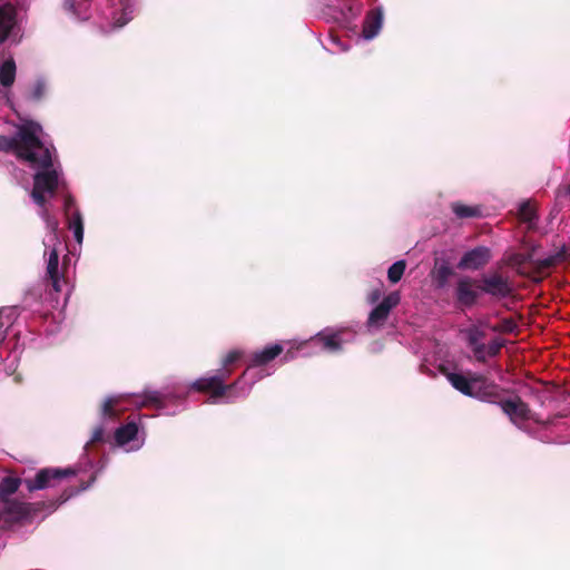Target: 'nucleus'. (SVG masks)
<instances>
[{
	"instance_id": "obj_1",
	"label": "nucleus",
	"mask_w": 570,
	"mask_h": 570,
	"mask_svg": "<svg viewBox=\"0 0 570 570\" xmlns=\"http://www.w3.org/2000/svg\"><path fill=\"white\" fill-rule=\"evenodd\" d=\"M41 127L28 121L18 127L13 137L0 135V151L13 153L18 159L27 161L32 167L51 165V153L38 136Z\"/></svg>"
},
{
	"instance_id": "obj_2",
	"label": "nucleus",
	"mask_w": 570,
	"mask_h": 570,
	"mask_svg": "<svg viewBox=\"0 0 570 570\" xmlns=\"http://www.w3.org/2000/svg\"><path fill=\"white\" fill-rule=\"evenodd\" d=\"M446 379L455 390L466 396L484 402H498L499 400L500 386L482 374L470 373L469 376H465L460 373H448Z\"/></svg>"
},
{
	"instance_id": "obj_3",
	"label": "nucleus",
	"mask_w": 570,
	"mask_h": 570,
	"mask_svg": "<svg viewBox=\"0 0 570 570\" xmlns=\"http://www.w3.org/2000/svg\"><path fill=\"white\" fill-rule=\"evenodd\" d=\"M76 471L71 468L58 469V468H46L37 472L35 478H28L23 480V484L27 487L29 492L42 490L48 487H53L55 481L61 480L75 475Z\"/></svg>"
},
{
	"instance_id": "obj_4",
	"label": "nucleus",
	"mask_w": 570,
	"mask_h": 570,
	"mask_svg": "<svg viewBox=\"0 0 570 570\" xmlns=\"http://www.w3.org/2000/svg\"><path fill=\"white\" fill-rule=\"evenodd\" d=\"M476 288L495 299L509 297L513 292L509 278L497 272L483 275L476 285Z\"/></svg>"
},
{
	"instance_id": "obj_5",
	"label": "nucleus",
	"mask_w": 570,
	"mask_h": 570,
	"mask_svg": "<svg viewBox=\"0 0 570 570\" xmlns=\"http://www.w3.org/2000/svg\"><path fill=\"white\" fill-rule=\"evenodd\" d=\"M494 403L500 405L502 412L509 416L514 425L519 426L520 422L533 420L531 409L520 396L502 400L500 395L498 402Z\"/></svg>"
},
{
	"instance_id": "obj_6",
	"label": "nucleus",
	"mask_w": 570,
	"mask_h": 570,
	"mask_svg": "<svg viewBox=\"0 0 570 570\" xmlns=\"http://www.w3.org/2000/svg\"><path fill=\"white\" fill-rule=\"evenodd\" d=\"M0 502L2 503V513L8 515V520L10 522L14 523L31 518L32 514H35L38 511V509L35 508V504L12 498Z\"/></svg>"
},
{
	"instance_id": "obj_7",
	"label": "nucleus",
	"mask_w": 570,
	"mask_h": 570,
	"mask_svg": "<svg viewBox=\"0 0 570 570\" xmlns=\"http://www.w3.org/2000/svg\"><path fill=\"white\" fill-rule=\"evenodd\" d=\"M237 385V381L229 385H222L219 381L215 380L212 375L197 379L191 384V389L199 393L208 394L212 399H219L226 396Z\"/></svg>"
},
{
	"instance_id": "obj_8",
	"label": "nucleus",
	"mask_w": 570,
	"mask_h": 570,
	"mask_svg": "<svg viewBox=\"0 0 570 570\" xmlns=\"http://www.w3.org/2000/svg\"><path fill=\"white\" fill-rule=\"evenodd\" d=\"M401 296L399 292H392L374 307L367 318L368 326H382L387 320L391 311L400 304Z\"/></svg>"
},
{
	"instance_id": "obj_9",
	"label": "nucleus",
	"mask_w": 570,
	"mask_h": 570,
	"mask_svg": "<svg viewBox=\"0 0 570 570\" xmlns=\"http://www.w3.org/2000/svg\"><path fill=\"white\" fill-rule=\"evenodd\" d=\"M344 334V331H323L317 333L314 337H312L304 344H309L312 346L320 347L321 350L327 351L330 353H336L342 350V345L345 342L343 338Z\"/></svg>"
},
{
	"instance_id": "obj_10",
	"label": "nucleus",
	"mask_w": 570,
	"mask_h": 570,
	"mask_svg": "<svg viewBox=\"0 0 570 570\" xmlns=\"http://www.w3.org/2000/svg\"><path fill=\"white\" fill-rule=\"evenodd\" d=\"M491 259V250L485 246H478L463 254L458 263L460 269L476 271L483 268Z\"/></svg>"
},
{
	"instance_id": "obj_11",
	"label": "nucleus",
	"mask_w": 570,
	"mask_h": 570,
	"mask_svg": "<svg viewBox=\"0 0 570 570\" xmlns=\"http://www.w3.org/2000/svg\"><path fill=\"white\" fill-rule=\"evenodd\" d=\"M478 284L479 282L469 276L461 277L455 288L458 303L465 307L473 306L479 299V291L474 288Z\"/></svg>"
},
{
	"instance_id": "obj_12",
	"label": "nucleus",
	"mask_w": 570,
	"mask_h": 570,
	"mask_svg": "<svg viewBox=\"0 0 570 570\" xmlns=\"http://www.w3.org/2000/svg\"><path fill=\"white\" fill-rule=\"evenodd\" d=\"M17 8L11 1L0 6V45L7 41L13 31L17 24Z\"/></svg>"
},
{
	"instance_id": "obj_13",
	"label": "nucleus",
	"mask_w": 570,
	"mask_h": 570,
	"mask_svg": "<svg viewBox=\"0 0 570 570\" xmlns=\"http://www.w3.org/2000/svg\"><path fill=\"white\" fill-rule=\"evenodd\" d=\"M42 170L33 176V187L53 196L58 189V173L52 168V164L48 167H40Z\"/></svg>"
},
{
	"instance_id": "obj_14",
	"label": "nucleus",
	"mask_w": 570,
	"mask_h": 570,
	"mask_svg": "<svg viewBox=\"0 0 570 570\" xmlns=\"http://www.w3.org/2000/svg\"><path fill=\"white\" fill-rule=\"evenodd\" d=\"M177 397L171 393H163L160 391H146L140 396V401L135 403L144 407H155L157 410L165 409L169 403H173Z\"/></svg>"
},
{
	"instance_id": "obj_15",
	"label": "nucleus",
	"mask_w": 570,
	"mask_h": 570,
	"mask_svg": "<svg viewBox=\"0 0 570 570\" xmlns=\"http://www.w3.org/2000/svg\"><path fill=\"white\" fill-rule=\"evenodd\" d=\"M112 7V19L117 27L125 26L132 19L134 4L131 0H108Z\"/></svg>"
},
{
	"instance_id": "obj_16",
	"label": "nucleus",
	"mask_w": 570,
	"mask_h": 570,
	"mask_svg": "<svg viewBox=\"0 0 570 570\" xmlns=\"http://www.w3.org/2000/svg\"><path fill=\"white\" fill-rule=\"evenodd\" d=\"M283 352L282 344H273L269 345L262 351L253 352L248 360L249 367L263 366L272 362L275 357H277Z\"/></svg>"
},
{
	"instance_id": "obj_17",
	"label": "nucleus",
	"mask_w": 570,
	"mask_h": 570,
	"mask_svg": "<svg viewBox=\"0 0 570 570\" xmlns=\"http://www.w3.org/2000/svg\"><path fill=\"white\" fill-rule=\"evenodd\" d=\"M383 14L381 9L375 8L367 12L364 22L362 35L365 39H373L376 37L382 28Z\"/></svg>"
},
{
	"instance_id": "obj_18",
	"label": "nucleus",
	"mask_w": 570,
	"mask_h": 570,
	"mask_svg": "<svg viewBox=\"0 0 570 570\" xmlns=\"http://www.w3.org/2000/svg\"><path fill=\"white\" fill-rule=\"evenodd\" d=\"M47 277L51 282L55 292L61 291V282L59 275V254L56 248H52L49 253L47 263Z\"/></svg>"
},
{
	"instance_id": "obj_19",
	"label": "nucleus",
	"mask_w": 570,
	"mask_h": 570,
	"mask_svg": "<svg viewBox=\"0 0 570 570\" xmlns=\"http://www.w3.org/2000/svg\"><path fill=\"white\" fill-rule=\"evenodd\" d=\"M138 433V425L135 422H128L115 431V441L118 445H125L135 440Z\"/></svg>"
},
{
	"instance_id": "obj_20",
	"label": "nucleus",
	"mask_w": 570,
	"mask_h": 570,
	"mask_svg": "<svg viewBox=\"0 0 570 570\" xmlns=\"http://www.w3.org/2000/svg\"><path fill=\"white\" fill-rule=\"evenodd\" d=\"M23 483V480L14 476H4L0 482V501L11 499L19 487Z\"/></svg>"
},
{
	"instance_id": "obj_21",
	"label": "nucleus",
	"mask_w": 570,
	"mask_h": 570,
	"mask_svg": "<svg viewBox=\"0 0 570 570\" xmlns=\"http://www.w3.org/2000/svg\"><path fill=\"white\" fill-rule=\"evenodd\" d=\"M16 62L12 58L7 59L0 66V85L11 87L16 80Z\"/></svg>"
},
{
	"instance_id": "obj_22",
	"label": "nucleus",
	"mask_w": 570,
	"mask_h": 570,
	"mask_svg": "<svg viewBox=\"0 0 570 570\" xmlns=\"http://www.w3.org/2000/svg\"><path fill=\"white\" fill-rule=\"evenodd\" d=\"M518 217L522 223L529 224V227L535 224L538 219L537 207L531 200H524L519 206Z\"/></svg>"
},
{
	"instance_id": "obj_23",
	"label": "nucleus",
	"mask_w": 570,
	"mask_h": 570,
	"mask_svg": "<svg viewBox=\"0 0 570 570\" xmlns=\"http://www.w3.org/2000/svg\"><path fill=\"white\" fill-rule=\"evenodd\" d=\"M453 269L449 266L446 262H443L442 264L438 265L435 264V267L432 272L435 285L438 288H443L448 284L449 278L453 275Z\"/></svg>"
},
{
	"instance_id": "obj_24",
	"label": "nucleus",
	"mask_w": 570,
	"mask_h": 570,
	"mask_svg": "<svg viewBox=\"0 0 570 570\" xmlns=\"http://www.w3.org/2000/svg\"><path fill=\"white\" fill-rule=\"evenodd\" d=\"M68 227L73 232L75 239L81 244L83 239V222L79 209H75L72 215L67 217Z\"/></svg>"
},
{
	"instance_id": "obj_25",
	"label": "nucleus",
	"mask_w": 570,
	"mask_h": 570,
	"mask_svg": "<svg viewBox=\"0 0 570 570\" xmlns=\"http://www.w3.org/2000/svg\"><path fill=\"white\" fill-rule=\"evenodd\" d=\"M452 210L458 218H473L482 215L480 206H469L462 203H453Z\"/></svg>"
},
{
	"instance_id": "obj_26",
	"label": "nucleus",
	"mask_w": 570,
	"mask_h": 570,
	"mask_svg": "<svg viewBox=\"0 0 570 570\" xmlns=\"http://www.w3.org/2000/svg\"><path fill=\"white\" fill-rule=\"evenodd\" d=\"M406 268V262L401 259L393 263L387 269V278L391 283L395 284L401 281Z\"/></svg>"
},
{
	"instance_id": "obj_27",
	"label": "nucleus",
	"mask_w": 570,
	"mask_h": 570,
	"mask_svg": "<svg viewBox=\"0 0 570 570\" xmlns=\"http://www.w3.org/2000/svg\"><path fill=\"white\" fill-rule=\"evenodd\" d=\"M120 402L118 396L108 397L101 407V415L109 419H117L118 414L115 410V406Z\"/></svg>"
},
{
	"instance_id": "obj_28",
	"label": "nucleus",
	"mask_w": 570,
	"mask_h": 570,
	"mask_svg": "<svg viewBox=\"0 0 570 570\" xmlns=\"http://www.w3.org/2000/svg\"><path fill=\"white\" fill-rule=\"evenodd\" d=\"M17 317V311L14 306H7L0 308V327H9L13 320Z\"/></svg>"
},
{
	"instance_id": "obj_29",
	"label": "nucleus",
	"mask_w": 570,
	"mask_h": 570,
	"mask_svg": "<svg viewBox=\"0 0 570 570\" xmlns=\"http://www.w3.org/2000/svg\"><path fill=\"white\" fill-rule=\"evenodd\" d=\"M517 328V323L513 318H504L499 324L492 327V331L500 333H513Z\"/></svg>"
},
{
	"instance_id": "obj_30",
	"label": "nucleus",
	"mask_w": 570,
	"mask_h": 570,
	"mask_svg": "<svg viewBox=\"0 0 570 570\" xmlns=\"http://www.w3.org/2000/svg\"><path fill=\"white\" fill-rule=\"evenodd\" d=\"M485 337V333L476 327L470 328L468 332V343L470 347L481 345V340Z\"/></svg>"
},
{
	"instance_id": "obj_31",
	"label": "nucleus",
	"mask_w": 570,
	"mask_h": 570,
	"mask_svg": "<svg viewBox=\"0 0 570 570\" xmlns=\"http://www.w3.org/2000/svg\"><path fill=\"white\" fill-rule=\"evenodd\" d=\"M46 94V83L43 80H37L31 92L29 94V99L32 101H39L43 98Z\"/></svg>"
},
{
	"instance_id": "obj_32",
	"label": "nucleus",
	"mask_w": 570,
	"mask_h": 570,
	"mask_svg": "<svg viewBox=\"0 0 570 570\" xmlns=\"http://www.w3.org/2000/svg\"><path fill=\"white\" fill-rule=\"evenodd\" d=\"M104 436H105V429L102 426L95 428L92 435H91L89 442H87L85 449L89 450L95 444L102 443L105 441Z\"/></svg>"
},
{
	"instance_id": "obj_33",
	"label": "nucleus",
	"mask_w": 570,
	"mask_h": 570,
	"mask_svg": "<svg viewBox=\"0 0 570 570\" xmlns=\"http://www.w3.org/2000/svg\"><path fill=\"white\" fill-rule=\"evenodd\" d=\"M232 373H233L232 367H227L222 364V367L216 370V372L214 374H212V376L215 380L219 381V383L222 385H227L226 381L230 377Z\"/></svg>"
},
{
	"instance_id": "obj_34",
	"label": "nucleus",
	"mask_w": 570,
	"mask_h": 570,
	"mask_svg": "<svg viewBox=\"0 0 570 570\" xmlns=\"http://www.w3.org/2000/svg\"><path fill=\"white\" fill-rule=\"evenodd\" d=\"M487 346V354L491 357L497 356L504 346V341L494 338Z\"/></svg>"
},
{
	"instance_id": "obj_35",
	"label": "nucleus",
	"mask_w": 570,
	"mask_h": 570,
	"mask_svg": "<svg viewBox=\"0 0 570 570\" xmlns=\"http://www.w3.org/2000/svg\"><path fill=\"white\" fill-rule=\"evenodd\" d=\"M243 356V353L240 351L234 350L227 353V355L224 357L222 364L227 367H232L234 363H236L240 357Z\"/></svg>"
},
{
	"instance_id": "obj_36",
	"label": "nucleus",
	"mask_w": 570,
	"mask_h": 570,
	"mask_svg": "<svg viewBox=\"0 0 570 570\" xmlns=\"http://www.w3.org/2000/svg\"><path fill=\"white\" fill-rule=\"evenodd\" d=\"M45 194H46V191H42L39 188L33 187L31 190V198L38 206L45 207V205L47 203Z\"/></svg>"
},
{
	"instance_id": "obj_37",
	"label": "nucleus",
	"mask_w": 570,
	"mask_h": 570,
	"mask_svg": "<svg viewBox=\"0 0 570 570\" xmlns=\"http://www.w3.org/2000/svg\"><path fill=\"white\" fill-rule=\"evenodd\" d=\"M472 351H473V354H474V357L478 362L480 363H485L487 361V346L485 344H481V345H478V346H474V347H471Z\"/></svg>"
},
{
	"instance_id": "obj_38",
	"label": "nucleus",
	"mask_w": 570,
	"mask_h": 570,
	"mask_svg": "<svg viewBox=\"0 0 570 570\" xmlns=\"http://www.w3.org/2000/svg\"><path fill=\"white\" fill-rule=\"evenodd\" d=\"M63 209L66 217L71 216L73 210L77 209L76 202L70 195L65 198Z\"/></svg>"
},
{
	"instance_id": "obj_39",
	"label": "nucleus",
	"mask_w": 570,
	"mask_h": 570,
	"mask_svg": "<svg viewBox=\"0 0 570 570\" xmlns=\"http://www.w3.org/2000/svg\"><path fill=\"white\" fill-rule=\"evenodd\" d=\"M554 265V258L553 257H548L546 259H542L539 262V267L542 268V269H547V268H550Z\"/></svg>"
},
{
	"instance_id": "obj_40",
	"label": "nucleus",
	"mask_w": 570,
	"mask_h": 570,
	"mask_svg": "<svg viewBox=\"0 0 570 570\" xmlns=\"http://www.w3.org/2000/svg\"><path fill=\"white\" fill-rule=\"evenodd\" d=\"M381 294H382V293H381V289H374V291H372V292L370 293V295H368V302H370L371 304H374L375 302H377V301L380 299Z\"/></svg>"
},
{
	"instance_id": "obj_41",
	"label": "nucleus",
	"mask_w": 570,
	"mask_h": 570,
	"mask_svg": "<svg viewBox=\"0 0 570 570\" xmlns=\"http://www.w3.org/2000/svg\"><path fill=\"white\" fill-rule=\"evenodd\" d=\"M513 262L517 263V264H521L523 262L522 255H515Z\"/></svg>"
},
{
	"instance_id": "obj_42",
	"label": "nucleus",
	"mask_w": 570,
	"mask_h": 570,
	"mask_svg": "<svg viewBox=\"0 0 570 570\" xmlns=\"http://www.w3.org/2000/svg\"><path fill=\"white\" fill-rule=\"evenodd\" d=\"M292 348H293V344H291L289 348L287 350V356L291 354Z\"/></svg>"
}]
</instances>
